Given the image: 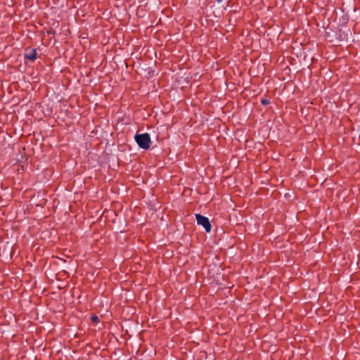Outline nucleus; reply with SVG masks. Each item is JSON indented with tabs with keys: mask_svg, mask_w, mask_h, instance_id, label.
I'll return each mask as SVG.
<instances>
[{
	"mask_svg": "<svg viewBox=\"0 0 360 360\" xmlns=\"http://www.w3.org/2000/svg\"><path fill=\"white\" fill-rule=\"evenodd\" d=\"M134 139L138 146L141 148L147 150L150 148L151 141L150 136L148 133L136 134L134 136Z\"/></svg>",
	"mask_w": 360,
	"mask_h": 360,
	"instance_id": "1",
	"label": "nucleus"
},
{
	"mask_svg": "<svg viewBox=\"0 0 360 360\" xmlns=\"http://www.w3.org/2000/svg\"><path fill=\"white\" fill-rule=\"evenodd\" d=\"M195 218L198 224L202 226L206 232H210L212 226L207 217L202 216L200 214H196Z\"/></svg>",
	"mask_w": 360,
	"mask_h": 360,
	"instance_id": "2",
	"label": "nucleus"
},
{
	"mask_svg": "<svg viewBox=\"0 0 360 360\" xmlns=\"http://www.w3.org/2000/svg\"><path fill=\"white\" fill-rule=\"evenodd\" d=\"M25 58L28 59L30 61H34L37 58V53L35 49L32 47H27L25 49L24 53Z\"/></svg>",
	"mask_w": 360,
	"mask_h": 360,
	"instance_id": "3",
	"label": "nucleus"
},
{
	"mask_svg": "<svg viewBox=\"0 0 360 360\" xmlns=\"http://www.w3.org/2000/svg\"><path fill=\"white\" fill-rule=\"evenodd\" d=\"M261 103H262V105H268V104H269V103H270V101H269V99H267V98H262V100H261Z\"/></svg>",
	"mask_w": 360,
	"mask_h": 360,
	"instance_id": "4",
	"label": "nucleus"
},
{
	"mask_svg": "<svg viewBox=\"0 0 360 360\" xmlns=\"http://www.w3.org/2000/svg\"><path fill=\"white\" fill-rule=\"evenodd\" d=\"M91 319L92 322H98L99 321V319L97 316H92Z\"/></svg>",
	"mask_w": 360,
	"mask_h": 360,
	"instance_id": "5",
	"label": "nucleus"
},
{
	"mask_svg": "<svg viewBox=\"0 0 360 360\" xmlns=\"http://www.w3.org/2000/svg\"><path fill=\"white\" fill-rule=\"evenodd\" d=\"M47 33H48V34H55L56 31L52 30V29H51L50 30L47 31Z\"/></svg>",
	"mask_w": 360,
	"mask_h": 360,
	"instance_id": "6",
	"label": "nucleus"
},
{
	"mask_svg": "<svg viewBox=\"0 0 360 360\" xmlns=\"http://www.w3.org/2000/svg\"><path fill=\"white\" fill-rule=\"evenodd\" d=\"M222 0H216L217 2L219 3L221 2Z\"/></svg>",
	"mask_w": 360,
	"mask_h": 360,
	"instance_id": "7",
	"label": "nucleus"
}]
</instances>
